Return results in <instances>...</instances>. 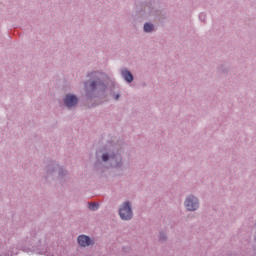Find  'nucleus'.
<instances>
[{"label":"nucleus","mask_w":256,"mask_h":256,"mask_svg":"<svg viewBox=\"0 0 256 256\" xmlns=\"http://www.w3.org/2000/svg\"><path fill=\"white\" fill-rule=\"evenodd\" d=\"M119 215L124 221H129V219L133 217V211L131 210V204H129V202L122 204L119 210Z\"/></svg>","instance_id":"obj_1"},{"label":"nucleus","mask_w":256,"mask_h":256,"mask_svg":"<svg viewBox=\"0 0 256 256\" xmlns=\"http://www.w3.org/2000/svg\"><path fill=\"white\" fill-rule=\"evenodd\" d=\"M184 205L188 211H197L199 209V201L195 196L186 198Z\"/></svg>","instance_id":"obj_2"},{"label":"nucleus","mask_w":256,"mask_h":256,"mask_svg":"<svg viewBox=\"0 0 256 256\" xmlns=\"http://www.w3.org/2000/svg\"><path fill=\"white\" fill-rule=\"evenodd\" d=\"M78 102V99L76 98L75 95L68 94L66 95L64 99V104L68 109H71V107H75V104Z\"/></svg>","instance_id":"obj_3"},{"label":"nucleus","mask_w":256,"mask_h":256,"mask_svg":"<svg viewBox=\"0 0 256 256\" xmlns=\"http://www.w3.org/2000/svg\"><path fill=\"white\" fill-rule=\"evenodd\" d=\"M78 244L80 247H89V245H93V240L86 235H80L78 237Z\"/></svg>","instance_id":"obj_4"},{"label":"nucleus","mask_w":256,"mask_h":256,"mask_svg":"<svg viewBox=\"0 0 256 256\" xmlns=\"http://www.w3.org/2000/svg\"><path fill=\"white\" fill-rule=\"evenodd\" d=\"M122 76L127 81V83H132L133 82V74H131L130 71L128 70H122Z\"/></svg>","instance_id":"obj_5"},{"label":"nucleus","mask_w":256,"mask_h":256,"mask_svg":"<svg viewBox=\"0 0 256 256\" xmlns=\"http://www.w3.org/2000/svg\"><path fill=\"white\" fill-rule=\"evenodd\" d=\"M144 31L146 33H151V31H153V24H150V23H146L144 25Z\"/></svg>","instance_id":"obj_6"},{"label":"nucleus","mask_w":256,"mask_h":256,"mask_svg":"<svg viewBox=\"0 0 256 256\" xmlns=\"http://www.w3.org/2000/svg\"><path fill=\"white\" fill-rule=\"evenodd\" d=\"M89 209L91 211H97L99 209V204H97V203H90L89 204Z\"/></svg>","instance_id":"obj_7"},{"label":"nucleus","mask_w":256,"mask_h":256,"mask_svg":"<svg viewBox=\"0 0 256 256\" xmlns=\"http://www.w3.org/2000/svg\"><path fill=\"white\" fill-rule=\"evenodd\" d=\"M97 83L98 81L97 80H94L90 83L89 87L91 89V91H95L96 87H97Z\"/></svg>","instance_id":"obj_8"},{"label":"nucleus","mask_w":256,"mask_h":256,"mask_svg":"<svg viewBox=\"0 0 256 256\" xmlns=\"http://www.w3.org/2000/svg\"><path fill=\"white\" fill-rule=\"evenodd\" d=\"M102 161H109V155L103 154L102 155Z\"/></svg>","instance_id":"obj_9"},{"label":"nucleus","mask_w":256,"mask_h":256,"mask_svg":"<svg viewBox=\"0 0 256 256\" xmlns=\"http://www.w3.org/2000/svg\"><path fill=\"white\" fill-rule=\"evenodd\" d=\"M115 99H119V94H117V95L115 96Z\"/></svg>","instance_id":"obj_10"}]
</instances>
